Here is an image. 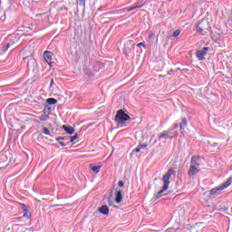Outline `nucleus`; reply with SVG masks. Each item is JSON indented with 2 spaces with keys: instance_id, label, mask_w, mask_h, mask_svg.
<instances>
[{
  "instance_id": "obj_1",
  "label": "nucleus",
  "mask_w": 232,
  "mask_h": 232,
  "mask_svg": "<svg viewBox=\"0 0 232 232\" xmlns=\"http://www.w3.org/2000/svg\"><path fill=\"white\" fill-rule=\"evenodd\" d=\"M200 156H193L190 160L188 177H197L198 171H200Z\"/></svg>"
},
{
  "instance_id": "obj_2",
  "label": "nucleus",
  "mask_w": 232,
  "mask_h": 232,
  "mask_svg": "<svg viewBox=\"0 0 232 232\" xmlns=\"http://www.w3.org/2000/svg\"><path fill=\"white\" fill-rule=\"evenodd\" d=\"M173 169H169L165 175L162 178V182H163V187L162 189L160 190L156 195V200L160 198V197H162V193H164V191H168V189L169 188V179H171V175L173 174Z\"/></svg>"
},
{
  "instance_id": "obj_3",
  "label": "nucleus",
  "mask_w": 232,
  "mask_h": 232,
  "mask_svg": "<svg viewBox=\"0 0 232 232\" xmlns=\"http://www.w3.org/2000/svg\"><path fill=\"white\" fill-rule=\"evenodd\" d=\"M209 30V23L208 21L201 20L196 24V32L201 34V35H208V31Z\"/></svg>"
},
{
  "instance_id": "obj_4",
  "label": "nucleus",
  "mask_w": 232,
  "mask_h": 232,
  "mask_svg": "<svg viewBox=\"0 0 232 232\" xmlns=\"http://www.w3.org/2000/svg\"><path fill=\"white\" fill-rule=\"evenodd\" d=\"M130 115L124 112L122 110H119L116 112L114 121L118 124H124L126 121H130Z\"/></svg>"
},
{
  "instance_id": "obj_5",
  "label": "nucleus",
  "mask_w": 232,
  "mask_h": 232,
  "mask_svg": "<svg viewBox=\"0 0 232 232\" xmlns=\"http://www.w3.org/2000/svg\"><path fill=\"white\" fill-rule=\"evenodd\" d=\"M231 182H232V178H228V179L225 183L212 188L210 190V195H220V191H223V189L229 188V186H231Z\"/></svg>"
},
{
  "instance_id": "obj_6",
  "label": "nucleus",
  "mask_w": 232,
  "mask_h": 232,
  "mask_svg": "<svg viewBox=\"0 0 232 232\" xmlns=\"http://www.w3.org/2000/svg\"><path fill=\"white\" fill-rule=\"evenodd\" d=\"M211 48L209 47H203L200 50L196 52V56L198 61H204L206 59V55H208V52H209Z\"/></svg>"
},
{
  "instance_id": "obj_7",
  "label": "nucleus",
  "mask_w": 232,
  "mask_h": 232,
  "mask_svg": "<svg viewBox=\"0 0 232 232\" xmlns=\"http://www.w3.org/2000/svg\"><path fill=\"white\" fill-rule=\"evenodd\" d=\"M50 113H52V108L44 107L43 110V114L41 116H39V120L42 121H48V119H50Z\"/></svg>"
},
{
  "instance_id": "obj_8",
  "label": "nucleus",
  "mask_w": 232,
  "mask_h": 232,
  "mask_svg": "<svg viewBox=\"0 0 232 232\" xmlns=\"http://www.w3.org/2000/svg\"><path fill=\"white\" fill-rule=\"evenodd\" d=\"M173 130H163L160 134H159V139H164L168 140L169 139L171 140L174 136H171Z\"/></svg>"
},
{
  "instance_id": "obj_9",
  "label": "nucleus",
  "mask_w": 232,
  "mask_h": 232,
  "mask_svg": "<svg viewBox=\"0 0 232 232\" xmlns=\"http://www.w3.org/2000/svg\"><path fill=\"white\" fill-rule=\"evenodd\" d=\"M44 59L47 63V64H52V59H53V53L50 51H44Z\"/></svg>"
},
{
  "instance_id": "obj_10",
  "label": "nucleus",
  "mask_w": 232,
  "mask_h": 232,
  "mask_svg": "<svg viewBox=\"0 0 232 232\" xmlns=\"http://www.w3.org/2000/svg\"><path fill=\"white\" fill-rule=\"evenodd\" d=\"M63 130H64L68 135H73V133H75V129L72 126L63 125Z\"/></svg>"
},
{
  "instance_id": "obj_11",
  "label": "nucleus",
  "mask_w": 232,
  "mask_h": 232,
  "mask_svg": "<svg viewBox=\"0 0 232 232\" xmlns=\"http://www.w3.org/2000/svg\"><path fill=\"white\" fill-rule=\"evenodd\" d=\"M98 211H100L102 215H110V208L106 205H103L101 208H99Z\"/></svg>"
},
{
  "instance_id": "obj_12",
  "label": "nucleus",
  "mask_w": 232,
  "mask_h": 232,
  "mask_svg": "<svg viewBox=\"0 0 232 232\" xmlns=\"http://www.w3.org/2000/svg\"><path fill=\"white\" fill-rule=\"evenodd\" d=\"M115 202L121 204L122 202V190H118L116 193Z\"/></svg>"
},
{
  "instance_id": "obj_13",
  "label": "nucleus",
  "mask_w": 232,
  "mask_h": 232,
  "mask_svg": "<svg viewBox=\"0 0 232 232\" xmlns=\"http://www.w3.org/2000/svg\"><path fill=\"white\" fill-rule=\"evenodd\" d=\"M186 126H188V119L182 118L181 122L179 124L180 131L186 130Z\"/></svg>"
},
{
  "instance_id": "obj_14",
  "label": "nucleus",
  "mask_w": 232,
  "mask_h": 232,
  "mask_svg": "<svg viewBox=\"0 0 232 232\" xmlns=\"http://www.w3.org/2000/svg\"><path fill=\"white\" fill-rule=\"evenodd\" d=\"M145 5H146V0H140L134 5V6L135 8H142V6H144Z\"/></svg>"
},
{
  "instance_id": "obj_15",
  "label": "nucleus",
  "mask_w": 232,
  "mask_h": 232,
  "mask_svg": "<svg viewBox=\"0 0 232 232\" xmlns=\"http://www.w3.org/2000/svg\"><path fill=\"white\" fill-rule=\"evenodd\" d=\"M46 102H47V104H50V105L57 104V99H55V98H48L46 100Z\"/></svg>"
},
{
  "instance_id": "obj_16",
  "label": "nucleus",
  "mask_w": 232,
  "mask_h": 232,
  "mask_svg": "<svg viewBox=\"0 0 232 232\" xmlns=\"http://www.w3.org/2000/svg\"><path fill=\"white\" fill-rule=\"evenodd\" d=\"M91 169L93 173H99V171H101V166H92L91 167Z\"/></svg>"
},
{
  "instance_id": "obj_17",
  "label": "nucleus",
  "mask_w": 232,
  "mask_h": 232,
  "mask_svg": "<svg viewBox=\"0 0 232 232\" xmlns=\"http://www.w3.org/2000/svg\"><path fill=\"white\" fill-rule=\"evenodd\" d=\"M8 48H10V44L1 45L2 52H8Z\"/></svg>"
},
{
  "instance_id": "obj_18",
  "label": "nucleus",
  "mask_w": 232,
  "mask_h": 232,
  "mask_svg": "<svg viewBox=\"0 0 232 232\" xmlns=\"http://www.w3.org/2000/svg\"><path fill=\"white\" fill-rule=\"evenodd\" d=\"M23 217H24L27 219L32 218V214L30 213V210L24 211Z\"/></svg>"
},
{
  "instance_id": "obj_19",
  "label": "nucleus",
  "mask_w": 232,
  "mask_h": 232,
  "mask_svg": "<svg viewBox=\"0 0 232 232\" xmlns=\"http://www.w3.org/2000/svg\"><path fill=\"white\" fill-rule=\"evenodd\" d=\"M179 35H180V29L174 31L172 34V37H174V39H177V37H179Z\"/></svg>"
},
{
  "instance_id": "obj_20",
  "label": "nucleus",
  "mask_w": 232,
  "mask_h": 232,
  "mask_svg": "<svg viewBox=\"0 0 232 232\" xmlns=\"http://www.w3.org/2000/svg\"><path fill=\"white\" fill-rule=\"evenodd\" d=\"M70 142H73L74 140H77L79 139V134L75 133L73 136H70Z\"/></svg>"
},
{
  "instance_id": "obj_21",
  "label": "nucleus",
  "mask_w": 232,
  "mask_h": 232,
  "mask_svg": "<svg viewBox=\"0 0 232 232\" xmlns=\"http://www.w3.org/2000/svg\"><path fill=\"white\" fill-rule=\"evenodd\" d=\"M43 133L44 135H52V132L50 131V130L46 127L44 128L43 130Z\"/></svg>"
},
{
  "instance_id": "obj_22",
  "label": "nucleus",
  "mask_w": 232,
  "mask_h": 232,
  "mask_svg": "<svg viewBox=\"0 0 232 232\" xmlns=\"http://www.w3.org/2000/svg\"><path fill=\"white\" fill-rule=\"evenodd\" d=\"M20 206H21L23 211H29L30 210L28 208V206H26V204H24V203H21Z\"/></svg>"
},
{
  "instance_id": "obj_23",
  "label": "nucleus",
  "mask_w": 232,
  "mask_h": 232,
  "mask_svg": "<svg viewBox=\"0 0 232 232\" xmlns=\"http://www.w3.org/2000/svg\"><path fill=\"white\" fill-rule=\"evenodd\" d=\"M137 8L135 5H132L131 7H126L125 12H132V10H136Z\"/></svg>"
},
{
  "instance_id": "obj_24",
  "label": "nucleus",
  "mask_w": 232,
  "mask_h": 232,
  "mask_svg": "<svg viewBox=\"0 0 232 232\" xmlns=\"http://www.w3.org/2000/svg\"><path fill=\"white\" fill-rule=\"evenodd\" d=\"M55 140H57V142H60V140H66V137H57L55 138Z\"/></svg>"
},
{
  "instance_id": "obj_25",
  "label": "nucleus",
  "mask_w": 232,
  "mask_h": 232,
  "mask_svg": "<svg viewBox=\"0 0 232 232\" xmlns=\"http://www.w3.org/2000/svg\"><path fill=\"white\" fill-rule=\"evenodd\" d=\"M138 146L140 147V150H144V149L148 148V144H146V143L138 145Z\"/></svg>"
},
{
  "instance_id": "obj_26",
  "label": "nucleus",
  "mask_w": 232,
  "mask_h": 232,
  "mask_svg": "<svg viewBox=\"0 0 232 232\" xmlns=\"http://www.w3.org/2000/svg\"><path fill=\"white\" fill-rule=\"evenodd\" d=\"M138 48H140V46H142V48L146 49V44L144 43H140L137 44Z\"/></svg>"
},
{
  "instance_id": "obj_27",
  "label": "nucleus",
  "mask_w": 232,
  "mask_h": 232,
  "mask_svg": "<svg viewBox=\"0 0 232 232\" xmlns=\"http://www.w3.org/2000/svg\"><path fill=\"white\" fill-rule=\"evenodd\" d=\"M80 5H82V6H85L86 5V0H78Z\"/></svg>"
},
{
  "instance_id": "obj_28",
  "label": "nucleus",
  "mask_w": 232,
  "mask_h": 232,
  "mask_svg": "<svg viewBox=\"0 0 232 232\" xmlns=\"http://www.w3.org/2000/svg\"><path fill=\"white\" fill-rule=\"evenodd\" d=\"M155 37V34L151 33L148 35V39H153Z\"/></svg>"
},
{
  "instance_id": "obj_29",
  "label": "nucleus",
  "mask_w": 232,
  "mask_h": 232,
  "mask_svg": "<svg viewBox=\"0 0 232 232\" xmlns=\"http://www.w3.org/2000/svg\"><path fill=\"white\" fill-rule=\"evenodd\" d=\"M140 150V147L138 145V147L133 151H135V153H139Z\"/></svg>"
},
{
  "instance_id": "obj_30",
  "label": "nucleus",
  "mask_w": 232,
  "mask_h": 232,
  "mask_svg": "<svg viewBox=\"0 0 232 232\" xmlns=\"http://www.w3.org/2000/svg\"><path fill=\"white\" fill-rule=\"evenodd\" d=\"M118 186H119L120 188H124V182L119 181V182H118Z\"/></svg>"
},
{
  "instance_id": "obj_31",
  "label": "nucleus",
  "mask_w": 232,
  "mask_h": 232,
  "mask_svg": "<svg viewBox=\"0 0 232 232\" xmlns=\"http://www.w3.org/2000/svg\"><path fill=\"white\" fill-rule=\"evenodd\" d=\"M177 128H179V123H174L173 128L171 129L172 131L173 130H177Z\"/></svg>"
},
{
  "instance_id": "obj_32",
  "label": "nucleus",
  "mask_w": 232,
  "mask_h": 232,
  "mask_svg": "<svg viewBox=\"0 0 232 232\" xmlns=\"http://www.w3.org/2000/svg\"><path fill=\"white\" fill-rule=\"evenodd\" d=\"M54 84H55V82L53 81V79H52L50 83V88H52V86H53Z\"/></svg>"
},
{
  "instance_id": "obj_33",
  "label": "nucleus",
  "mask_w": 232,
  "mask_h": 232,
  "mask_svg": "<svg viewBox=\"0 0 232 232\" xmlns=\"http://www.w3.org/2000/svg\"><path fill=\"white\" fill-rule=\"evenodd\" d=\"M59 144H60L61 146H63V147L66 146V144H65L64 142H63V141H59Z\"/></svg>"
},
{
  "instance_id": "obj_34",
  "label": "nucleus",
  "mask_w": 232,
  "mask_h": 232,
  "mask_svg": "<svg viewBox=\"0 0 232 232\" xmlns=\"http://www.w3.org/2000/svg\"><path fill=\"white\" fill-rule=\"evenodd\" d=\"M57 206H59V205H54L53 208H57Z\"/></svg>"
},
{
  "instance_id": "obj_35",
  "label": "nucleus",
  "mask_w": 232,
  "mask_h": 232,
  "mask_svg": "<svg viewBox=\"0 0 232 232\" xmlns=\"http://www.w3.org/2000/svg\"><path fill=\"white\" fill-rule=\"evenodd\" d=\"M214 146H217V143H214Z\"/></svg>"
}]
</instances>
